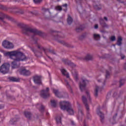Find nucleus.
Segmentation results:
<instances>
[{
	"label": "nucleus",
	"mask_w": 126,
	"mask_h": 126,
	"mask_svg": "<svg viewBox=\"0 0 126 126\" xmlns=\"http://www.w3.org/2000/svg\"><path fill=\"white\" fill-rule=\"evenodd\" d=\"M63 6L64 7H65L66 8V7H67V4L65 3L64 4H63Z\"/></svg>",
	"instance_id": "8fccbe9b"
},
{
	"label": "nucleus",
	"mask_w": 126,
	"mask_h": 126,
	"mask_svg": "<svg viewBox=\"0 0 126 126\" xmlns=\"http://www.w3.org/2000/svg\"><path fill=\"white\" fill-rule=\"evenodd\" d=\"M53 93L55 94V96H57L58 98H63V96L61 95V93L59 92L58 90H53Z\"/></svg>",
	"instance_id": "6ab92c4d"
},
{
	"label": "nucleus",
	"mask_w": 126,
	"mask_h": 126,
	"mask_svg": "<svg viewBox=\"0 0 126 126\" xmlns=\"http://www.w3.org/2000/svg\"><path fill=\"white\" fill-rule=\"evenodd\" d=\"M49 88H47L46 90H43L41 91L40 95L43 98V99H46V98H48V97L50 96V94H49Z\"/></svg>",
	"instance_id": "9d476101"
},
{
	"label": "nucleus",
	"mask_w": 126,
	"mask_h": 126,
	"mask_svg": "<svg viewBox=\"0 0 126 126\" xmlns=\"http://www.w3.org/2000/svg\"><path fill=\"white\" fill-rule=\"evenodd\" d=\"M89 83V81L86 79H82V81L80 82L79 86L81 91H84L86 88V86Z\"/></svg>",
	"instance_id": "423d86ee"
},
{
	"label": "nucleus",
	"mask_w": 126,
	"mask_h": 126,
	"mask_svg": "<svg viewBox=\"0 0 126 126\" xmlns=\"http://www.w3.org/2000/svg\"><path fill=\"white\" fill-rule=\"evenodd\" d=\"M39 111L41 113H44V111H45V106L43 105H41Z\"/></svg>",
	"instance_id": "72a5a7b5"
},
{
	"label": "nucleus",
	"mask_w": 126,
	"mask_h": 126,
	"mask_svg": "<svg viewBox=\"0 0 126 126\" xmlns=\"http://www.w3.org/2000/svg\"><path fill=\"white\" fill-rule=\"evenodd\" d=\"M39 104H37V106H36V107H38V105Z\"/></svg>",
	"instance_id": "69168bd1"
},
{
	"label": "nucleus",
	"mask_w": 126,
	"mask_h": 126,
	"mask_svg": "<svg viewBox=\"0 0 126 126\" xmlns=\"http://www.w3.org/2000/svg\"><path fill=\"white\" fill-rule=\"evenodd\" d=\"M97 115L100 117V122L102 123V124L104 123V114H103L101 111H98L97 112Z\"/></svg>",
	"instance_id": "a211bd4d"
},
{
	"label": "nucleus",
	"mask_w": 126,
	"mask_h": 126,
	"mask_svg": "<svg viewBox=\"0 0 126 126\" xmlns=\"http://www.w3.org/2000/svg\"><path fill=\"white\" fill-rule=\"evenodd\" d=\"M3 108H4V105L2 104H0V110H1V109H3Z\"/></svg>",
	"instance_id": "49530a36"
},
{
	"label": "nucleus",
	"mask_w": 126,
	"mask_h": 126,
	"mask_svg": "<svg viewBox=\"0 0 126 126\" xmlns=\"http://www.w3.org/2000/svg\"><path fill=\"white\" fill-rule=\"evenodd\" d=\"M72 74L74 76V78L76 81H78V80L79 79L78 78V74L77 73V71L76 70H72L71 71Z\"/></svg>",
	"instance_id": "2eb2a0df"
},
{
	"label": "nucleus",
	"mask_w": 126,
	"mask_h": 126,
	"mask_svg": "<svg viewBox=\"0 0 126 126\" xmlns=\"http://www.w3.org/2000/svg\"><path fill=\"white\" fill-rule=\"evenodd\" d=\"M41 49L43 50V51L44 52L45 55L47 56L48 59H49V60H51V61L53 62V59H52V58H51L50 56H48V54H47V52H49V53H50V54H52L53 55H56V53L55 52V51H54V50L46 49L44 47H42Z\"/></svg>",
	"instance_id": "9b49d317"
},
{
	"label": "nucleus",
	"mask_w": 126,
	"mask_h": 126,
	"mask_svg": "<svg viewBox=\"0 0 126 126\" xmlns=\"http://www.w3.org/2000/svg\"><path fill=\"white\" fill-rule=\"evenodd\" d=\"M62 62L65 63V64H67L68 65H70L71 67H75L76 66V65L73 63L72 62H70V61H68L67 59H62Z\"/></svg>",
	"instance_id": "4468645a"
},
{
	"label": "nucleus",
	"mask_w": 126,
	"mask_h": 126,
	"mask_svg": "<svg viewBox=\"0 0 126 126\" xmlns=\"http://www.w3.org/2000/svg\"><path fill=\"white\" fill-rule=\"evenodd\" d=\"M61 38H63V34L62 32H58L56 35L54 36V38L57 41H58L59 43L66 46L67 43L65 42L63 40H59V39H61Z\"/></svg>",
	"instance_id": "0eeeda50"
},
{
	"label": "nucleus",
	"mask_w": 126,
	"mask_h": 126,
	"mask_svg": "<svg viewBox=\"0 0 126 126\" xmlns=\"http://www.w3.org/2000/svg\"><path fill=\"white\" fill-rule=\"evenodd\" d=\"M38 49H41V47H40V46H38Z\"/></svg>",
	"instance_id": "052dcab7"
},
{
	"label": "nucleus",
	"mask_w": 126,
	"mask_h": 126,
	"mask_svg": "<svg viewBox=\"0 0 126 126\" xmlns=\"http://www.w3.org/2000/svg\"><path fill=\"white\" fill-rule=\"evenodd\" d=\"M22 32L25 35H28L29 33H33L34 35H39V36H44L45 35V33L43 32L39 31L37 29H31V28L28 27L26 25L23 26Z\"/></svg>",
	"instance_id": "f03ea898"
},
{
	"label": "nucleus",
	"mask_w": 126,
	"mask_h": 126,
	"mask_svg": "<svg viewBox=\"0 0 126 126\" xmlns=\"http://www.w3.org/2000/svg\"><path fill=\"white\" fill-rule=\"evenodd\" d=\"M113 97L114 98H115V99H117L119 98V97H120V95L118 94V93L116 92L113 94Z\"/></svg>",
	"instance_id": "c9c22d12"
},
{
	"label": "nucleus",
	"mask_w": 126,
	"mask_h": 126,
	"mask_svg": "<svg viewBox=\"0 0 126 126\" xmlns=\"http://www.w3.org/2000/svg\"><path fill=\"white\" fill-rule=\"evenodd\" d=\"M31 51L34 53V55L36 56V53H37V51L34 48V47H30Z\"/></svg>",
	"instance_id": "58836bf2"
},
{
	"label": "nucleus",
	"mask_w": 126,
	"mask_h": 126,
	"mask_svg": "<svg viewBox=\"0 0 126 126\" xmlns=\"http://www.w3.org/2000/svg\"><path fill=\"white\" fill-rule=\"evenodd\" d=\"M0 9L4 10V6L2 5H0Z\"/></svg>",
	"instance_id": "a18cd8bd"
},
{
	"label": "nucleus",
	"mask_w": 126,
	"mask_h": 126,
	"mask_svg": "<svg viewBox=\"0 0 126 126\" xmlns=\"http://www.w3.org/2000/svg\"><path fill=\"white\" fill-rule=\"evenodd\" d=\"M9 79L10 81H12L13 82H19V81H20V78L15 77H9Z\"/></svg>",
	"instance_id": "aec40b11"
},
{
	"label": "nucleus",
	"mask_w": 126,
	"mask_h": 126,
	"mask_svg": "<svg viewBox=\"0 0 126 126\" xmlns=\"http://www.w3.org/2000/svg\"><path fill=\"white\" fill-rule=\"evenodd\" d=\"M86 94L87 95L88 99L91 101V98H90V94H89V92H86Z\"/></svg>",
	"instance_id": "ea45409f"
},
{
	"label": "nucleus",
	"mask_w": 126,
	"mask_h": 126,
	"mask_svg": "<svg viewBox=\"0 0 126 126\" xmlns=\"http://www.w3.org/2000/svg\"><path fill=\"white\" fill-rule=\"evenodd\" d=\"M71 124L72 126H75V124L74 123V122H73V121H71Z\"/></svg>",
	"instance_id": "603ef678"
},
{
	"label": "nucleus",
	"mask_w": 126,
	"mask_h": 126,
	"mask_svg": "<svg viewBox=\"0 0 126 126\" xmlns=\"http://www.w3.org/2000/svg\"><path fill=\"white\" fill-rule=\"evenodd\" d=\"M56 122L57 124H62V117L58 116L56 118Z\"/></svg>",
	"instance_id": "473e14b6"
},
{
	"label": "nucleus",
	"mask_w": 126,
	"mask_h": 126,
	"mask_svg": "<svg viewBox=\"0 0 126 126\" xmlns=\"http://www.w3.org/2000/svg\"><path fill=\"white\" fill-rule=\"evenodd\" d=\"M60 108L61 110H66L67 112L70 115H73L74 114V111L73 109L71 108V104L68 101H61L59 103Z\"/></svg>",
	"instance_id": "7ed1b4c3"
},
{
	"label": "nucleus",
	"mask_w": 126,
	"mask_h": 126,
	"mask_svg": "<svg viewBox=\"0 0 126 126\" xmlns=\"http://www.w3.org/2000/svg\"><path fill=\"white\" fill-rule=\"evenodd\" d=\"M56 10L61 11V10H63V8H62V7L61 6H58L56 7Z\"/></svg>",
	"instance_id": "a19ab883"
},
{
	"label": "nucleus",
	"mask_w": 126,
	"mask_h": 126,
	"mask_svg": "<svg viewBox=\"0 0 126 126\" xmlns=\"http://www.w3.org/2000/svg\"><path fill=\"white\" fill-rule=\"evenodd\" d=\"M4 56L9 57L11 60H13L14 61L12 62V68H17L19 67L20 63L19 62H24L27 61V57L22 52L18 50H15L5 53Z\"/></svg>",
	"instance_id": "f257e3e1"
},
{
	"label": "nucleus",
	"mask_w": 126,
	"mask_h": 126,
	"mask_svg": "<svg viewBox=\"0 0 126 126\" xmlns=\"http://www.w3.org/2000/svg\"><path fill=\"white\" fill-rule=\"evenodd\" d=\"M101 5H95L94 6V8L96 10H100L101 9Z\"/></svg>",
	"instance_id": "f704fd0d"
},
{
	"label": "nucleus",
	"mask_w": 126,
	"mask_h": 126,
	"mask_svg": "<svg viewBox=\"0 0 126 126\" xmlns=\"http://www.w3.org/2000/svg\"><path fill=\"white\" fill-rule=\"evenodd\" d=\"M126 58V56L125 55H121V59L124 60Z\"/></svg>",
	"instance_id": "de8ad7c7"
},
{
	"label": "nucleus",
	"mask_w": 126,
	"mask_h": 126,
	"mask_svg": "<svg viewBox=\"0 0 126 126\" xmlns=\"http://www.w3.org/2000/svg\"><path fill=\"white\" fill-rule=\"evenodd\" d=\"M61 71L63 75H64V76H66V77H67L69 79H70L69 78V74L67 72L66 70H65V69H61Z\"/></svg>",
	"instance_id": "dca6fc26"
},
{
	"label": "nucleus",
	"mask_w": 126,
	"mask_h": 126,
	"mask_svg": "<svg viewBox=\"0 0 126 126\" xmlns=\"http://www.w3.org/2000/svg\"><path fill=\"white\" fill-rule=\"evenodd\" d=\"M2 45L5 49H12V48H13V44L8 41H4L2 42Z\"/></svg>",
	"instance_id": "f8f14e48"
},
{
	"label": "nucleus",
	"mask_w": 126,
	"mask_h": 126,
	"mask_svg": "<svg viewBox=\"0 0 126 126\" xmlns=\"http://www.w3.org/2000/svg\"><path fill=\"white\" fill-rule=\"evenodd\" d=\"M33 80L37 85H42V80L41 79V77L38 75H35L33 77Z\"/></svg>",
	"instance_id": "ddd939ff"
},
{
	"label": "nucleus",
	"mask_w": 126,
	"mask_h": 126,
	"mask_svg": "<svg viewBox=\"0 0 126 126\" xmlns=\"http://www.w3.org/2000/svg\"><path fill=\"white\" fill-rule=\"evenodd\" d=\"M18 121V119L13 118L10 121V124H11V125H14V123L17 122Z\"/></svg>",
	"instance_id": "2f4dec72"
},
{
	"label": "nucleus",
	"mask_w": 126,
	"mask_h": 126,
	"mask_svg": "<svg viewBox=\"0 0 126 126\" xmlns=\"http://www.w3.org/2000/svg\"><path fill=\"white\" fill-rule=\"evenodd\" d=\"M104 20H105L106 21H108V18L106 17H104Z\"/></svg>",
	"instance_id": "864d4df0"
},
{
	"label": "nucleus",
	"mask_w": 126,
	"mask_h": 126,
	"mask_svg": "<svg viewBox=\"0 0 126 126\" xmlns=\"http://www.w3.org/2000/svg\"><path fill=\"white\" fill-rule=\"evenodd\" d=\"M84 27H83V26H80V27L77 28L76 29V32H80L83 30H84Z\"/></svg>",
	"instance_id": "cd10ccee"
},
{
	"label": "nucleus",
	"mask_w": 126,
	"mask_h": 126,
	"mask_svg": "<svg viewBox=\"0 0 126 126\" xmlns=\"http://www.w3.org/2000/svg\"><path fill=\"white\" fill-rule=\"evenodd\" d=\"M122 42H123V38H122L121 36L118 37L117 40L118 46H122V44H123Z\"/></svg>",
	"instance_id": "393cba45"
},
{
	"label": "nucleus",
	"mask_w": 126,
	"mask_h": 126,
	"mask_svg": "<svg viewBox=\"0 0 126 126\" xmlns=\"http://www.w3.org/2000/svg\"><path fill=\"white\" fill-rule=\"evenodd\" d=\"M125 82H126V79H122L120 81V87H122L124 84H125Z\"/></svg>",
	"instance_id": "7c9ffc66"
},
{
	"label": "nucleus",
	"mask_w": 126,
	"mask_h": 126,
	"mask_svg": "<svg viewBox=\"0 0 126 126\" xmlns=\"http://www.w3.org/2000/svg\"><path fill=\"white\" fill-rule=\"evenodd\" d=\"M82 99L83 101V104L85 105V106L86 107V110H87V119H91V115H90V114H89V106L88 105V104L87 103V98H86V97H85V96L83 95L82 97Z\"/></svg>",
	"instance_id": "39448f33"
},
{
	"label": "nucleus",
	"mask_w": 126,
	"mask_h": 126,
	"mask_svg": "<svg viewBox=\"0 0 126 126\" xmlns=\"http://www.w3.org/2000/svg\"><path fill=\"white\" fill-rule=\"evenodd\" d=\"M42 9L44 10V11H47V10H49V9L43 8Z\"/></svg>",
	"instance_id": "5fc2aeb1"
},
{
	"label": "nucleus",
	"mask_w": 126,
	"mask_h": 126,
	"mask_svg": "<svg viewBox=\"0 0 126 126\" xmlns=\"http://www.w3.org/2000/svg\"><path fill=\"white\" fill-rule=\"evenodd\" d=\"M10 65L8 63H4L0 67V72L3 73V74H5L8 73L9 71V67Z\"/></svg>",
	"instance_id": "20e7f679"
},
{
	"label": "nucleus",
	"mask_w": 126,
	"mask_h": 126,
	"mask_svg": "<svg viewBox=\"0 0 126 126\" xmlns=\"http://www.w3.org/2000/svg\"><path fill=\"white\" fill-rule=\"evenodd\" d=\"M51 33H54V32H55V31H51Z\"/></svg>",
	"instance_id": "bf43d9fd"
},
{
	"label": "nucleus",
	"mask_w": 126,
	"mask_h": 126,
	"mask_svg": "<svg viewBox=\"0 0 126 126\" xmlns=\"http://www.w3.org/2000/svg\"><path fill=\"white\" fill-rule=\"evenodd\" d=\"M72 18H71V17H70V16H68L67 20V22L68 23V24H69V25H70V24H71V23H72Z\"/></svg>",
	"instance_id": "bb28decb"
},
{
	"label": "nucleus",
	"mask_w": 126,
	"mask_h": 126,
	"mask_svg": "<svg viewBox=\"0 0 126 126\" xmlns=\"http://www.w3.org/2000/svg\"><path fill=\"white\" fill-rule=\"evenodd\" d=\"M110 40L113 42L116 40V37L115 36H111Z\"/></svg>",
	"instance_id": "79ce46f5"
},
{
	"label": "nucleus",
	"mask_w": 126,
	"mask_h": 126,
	"mask_svg": "<svg viewBox=\"0 0 126 126\" xmlns=\"http://www.w3.org/2000/svg\"><path fill=\"white\" fill-rule=\"evenodd\" d=\"M65 82L66 83V87L68 88L69 89H70L71 87H70V85H69V84L68 83V81H67V80L65 79Z\"/></svg>",
	"instance_id": "e433bc0d"
},
{
	"label": "nucleus",
	"mask_w": 126,
	"mask_h": 126,
	"mask_svg": "<svg viewBox=\"0 0 126 126\" xmlns=\"http://www.w3.org/2000/svg\"><path fill=\"white\" fill-rule=\"evenodd\" d=\"M85 59L86 61H91L93 60V56L90 54H88L87 56L85 57Z\"/></svg>",
	"instance_id": "a878e982"
},
{
	"label": "nucleus",
	"mask_w": 126,
	"mask_h": 126,
	"mask_svg": "<svg viewBox=\"0 0 126 126\" xmlns=\"http://www.w3.org/2000/svg\"><path fill=\"white\" fill-rule=\"evenodd\" d=\"M46 115H47V116H49L50 115V114L49 113V112H47Z\"/></svg>",
	"instance_id": "4d7b16f0"
},
{
	"label": "nucleus",
	"mask_w": 126,
	"mask_h": 126,
	"mask_svg": "<svg viewBox=\"0 0 126 126\" xmlns=\"http://www.w3.org/2000/svg\"><path fill=\"white\" fill-rule=\"evenodd\" d=\"M117 116H118V114L116 113L115 115L113 116V118L110 120V122L112 125H115L116 124V118H117Z\"/></svg>",
	"instance_id": "5701e85b"
},
{
	"label": "nucleus",
	"mask_w": 126,
	"mask_h": 126,
	"mask_svg": "<svg viewBox=\"0 0 126 126\" xmlns=\"http://www.w3.org/2000/svg\"><path fill=\"white\" fill-rule=\"evenodd\" d=\"M2 88L1 87H0V89H1Z\"/></svg>",
	"instance_id": "680f3d73"
},
{
	"label": "nucleus",
	"mask_w": 126,
	"mask_h": 126,
	"mask_svg": "<svg viewBox=\"0 0 126 126\" xmlns=\"http://www.w3.org/2000/svg\"><path fill=\"white\" fill-rule=\"evenodd\" d=\"M24 115L27 119H31V116H32L31 112L26 111L24 112Z\"/></svg>",
	"instance_id": "b1692460"
},
{
	"label": "nucleus",
	"mask_w": 126,
	"mask_h": 126,
	"mask_svg": "<svg viewBox=\"0 0 126 126\" xmlns=\"http://www.w3.org/2000/svg\"><path fill=\"white\" fill-rule=\"evenodd\" d=\"M101 32H104V31H101Z\"/></svg>",
	"instance_id": "e2e57ef3"
},
{
	"label": "nucleus",
	"mask_w": 126,
	"mask_h": 126,
	"mask_svg": "<svg viewBox=\"0 0 126 126\" xmlns=\"http://www.w3.org/2000/svg\"><path fill=\"white\" fill-rule=\"evenodd\" d=\"M33 0V2L36 4L41 3V2L43 1V0Z\"/></svg>",
	"instance_id": "4c0bfd02"
},
{
	"label": "nucleus",
	"mask_w": 126,
	"mask_h": 126,
	"mask_svg": "<svg viewBox=\"0 0 126 126\" xmlns=\"http://www.w3.org/2000/svg\"><path fill=\"white\" fill-rule=\"evenodd\" d=\"M112 70V67H109V71L106 70V75L105 78L107 79V78H109L110 77V75H111V70Z\"/></svg>",
	"instance_id": "4be33fe9"
},
{
	"label": "nucleus",
	"mask_w": 126,
	"mask_h": 126,
	"mask_svg": "<svg viewBox=\"0 0 126 126\" xmlns=\"http://www.w3.org/2000/svg\"><path fill=\"white\" fill-rule=\"evenodd\" d=\"M78 114L79 115H81V116H83V111L82 110H79Z\"/></svg>",
	"instance_id": "37998d69"
},
{
	"label": "nucleus",
	"mask_w": 126,
	"mask_h": 126,
	"mask_svg": "<svg viewBox=\"0 0 126 126\" xmlns=\"http://www.w3.org/2000/svg\"><path fill=\"white\" fill-rule=\"evenodd\" d=\"M5 18H6L8 20H12V18H11L10 16L7 15H5V14H3V13H0V20H1V21L3 22L4 25L7 24V23H6V22L3 21V19H4Z\"/></svg>",
	"instance_id": "6e6552de"
},
{
	"label": "nucleus",
	"mask_w": 126,
	"mask_h": 126,
	"mask_svg": "<svg viewBox=\"0 0 126 126\" xmlns=\"http://www.w3.org/2000/svg\"><path fill=\"white\" fill-rule=\"evenodd\" d=\"M35 44H37V42L36 41L35 42Z\"/></svg>",
	"instance_id": "0e129e2a"
},
{
	"label": "nucleus",
	"mask_w": 126,
	"mask_h": 126,
	"mask_svg": "<svg viewBox=\"0 0 126 126\" xmlns=\"http://www.w3.org/2000/svg\"><path fill=\"white\" fill-rule=\"evenodd\" d=\"M51 106L52 107H54V108H56V107H57V102H56V100H51Z\"/></svg>",
	"instance_id": "c756f323"
},
{
	"label": "nucleus",
	"mask_w": 126,
	"mask_h": 126,
	"mask_svg": "<svg viewBox=\"0 0 126 126\" xmlns=\"http://www.w3.org/2000/svg\"><path fill=\"white\" fill-rule=\"evenodd\" d=\"M98 25H95L94 26V29H98Z\"/></svg>",
	"instance_id": "3c124183"
},
{
	"label": "nucleus",
	"mask_w": 126,
	"mask_h": 126,
	"mask_svg": "<svg viewBox=\"0 0 126 126\" xmlns=\"http://www.w3.org/2000/svg\"><path fill=\"white\" fill-rule=\"evenodd\" d=\"M94 38L96 40H100V35L99 34H94Z\"/></svg>",
	"instance_id": "c85d7f7f"
},
{
	"label": "nucleus",
	"mask_w": 126,
	"mask_h": 126,
	"mask_svg": "<svg viewBox=\"0 0 126 126\" xmlns=\"http://www.w3.org/2000/svg\"><path fill=\"white\" fill-rule=\"evenodd\" d=\"M117 1H119V2H121V3H125V2L124 1H121V0H117Z\"/></svg>",
	"instance_id": "09e8293b"
},
{
	"label": "nucleus",
	"mask_w": 126,
	"mask_h": 126,
	"mask_svg": "<svg viewBox=\"0 0 126 126\" xmlns=\"http://www.w3.org/2000/svg\"><path fill=\"white\" fill-rule=\"evenodd\" d=\"M98 82H101V81L103 82L104 81L103 85H105V83L106 82V80H98Z\"/></svg>",
	"instance_id": "c03bdc74"
},
{
	"label": "nucleus",
	"mask_w": 126,
	"mask_h": 126,
	"mask_svg": "<svg viewBox=\"0 0 126 126\" xmlns=\"http://www.w3.org/2000/svg\"><path fill=\"white\" fill-rule=\"evenodd\" d=\"M1 55H0V63L1 62Z\"/></svg>",
	"instance_id": "6e6d98bb"
},
{
	"label": "nucleus",
	"mask_w": 126,
	"mask_h": 126,
	"mask_svg": "<svg viewBox=\"0 0 126 126\" xmlns=\"http://www.w3.org/2000/svg\"><path fill=\"white\" fill-rule=\"evenodd\" d=\"M100 24H101V26L103 27V28H108V25L105 23V22L104 21V20L103 18H100L99 21Z\"/></svg>",
	"instance_id": "412c9836"
},
{
	"label": "nucleus",
	"mask_w": 126,
	"mask_h": 126,
	"mask_svg": "<svg viewBox=\"0 0 126 126\" xmlns=\"http://www.w3.org/2000/svg\"><path fill=\"white\" fill-rule=\"evenodd\" d=\"M99 91H102V88L96 86L94 90V97H98V92H99Z\"/></svg>",
	"instance_id": "f3484780"
},
{
	"label": "nucleus",
	"mask_w": 126,
	"mask_h": 126,
	"mask_svg": "<svg viewBox=\"0 0 126 126\" xmlns=\"http://www.w3.org/2000/svg\"><path fill=\"white\" fill-rule=\"evenodd\" d=\"M19 72L21 75H24V76H29L31 74V72L25 68H21L19 70Z\"/></svg>",
	"instance_id": "1a4fd4ad"
},
{
	"label": "nucleus",
	"mask_w": 126,
	"mask_h": 126,
	"mask_svg": "<svg viewBox=\"0 0 126 126\" xmlns=\"http://www.w3.org/2000/svg\"><path fill=\"white\" fill-rule=\"evenodd\" d=\"M84 126H88V125H87V124L85 123Z\"/></svg>",
	"instance_id": "13d9d810"
}]
</instances>
